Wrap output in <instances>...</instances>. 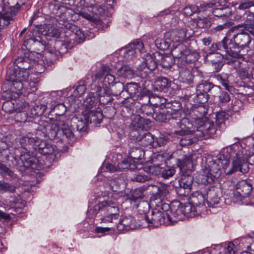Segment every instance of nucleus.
I'll return each mask as SVG.
<instances>
[{
    "instance_id": "58",
    "label": "nucleus",
    "mask_w": 254,
    "mask_h": 254,
    "mask_svg": "<svg viewBox=\"0 0 254 254\" xmlns=\"http://www.w3.org/2000/svg\"><path fill=\"white\" fill-rule=\"evenodd\" d=\"M106 203L104 201L99 203L98 204L94 205L93 208H91L89 210V212L91 213L94 216L96 215L99 212H100L102 213V214L103 215V208L104 206H105L104 205Z\"/></svg>"
},
{
    "instance_id": "6",
    "label": "nucleus",
    "mask_w": 254,
    "mask_h": 254,
    "mask_svg": "<svg viewBox=\"0 0 254 254\" xmlns=\"http://www.w3.org/2000/svg\"><path fill=\"white\" fill-rule=\"evenodd\" d=\"M165 203H164L165 204ZM164 204L159 209H154L151 213V217L145 216V221L151 226L158 227L161 225H167L169 223H173L177 220L172 219V221L167 219V213H170V208L163 207Z\"/></svg>"
},
{
    "instance_id": "49",
    "label": "nucleus",
    "mask_w": 254,
    "mask_h": 254,
    "mask_svg": "<svg viewBox=\"0 0 254 254\" xmlns=\"http://www.w3.org/2000/svg\"><path fill=\"white\" fill-rule=\"evenodd\" d=\"M213 85L214 84H213L212 83L205 81L200 83L197 86V92L200 91L206 94H208Z\"/></svg>"
},
{
    "instance_id": "59",
    "label": "nucleus",
    "mask_w": 254,
    "mask_h": 254,
    "mask_svg": "<svg viewBox=\"0 0 254 254\" xmlns=\"http://www.w3.org/2000/svg\"><path fill=\"white\" fill-rule=\"evenodd\" d=\"M16 100V103L15 104V112H20L27 111L29 107L28 104L27 102L20 101L19 99H14Z\"/></svg>"
},
{
    "instance_id": "29",
    "label": "nucleus",
    "mask_w": 254,
    "mask_h": 254,
    "mask_svg": "<svg viewBox=\"0 0 254 254\" xmlns=\"http://www.w3.org/2000/svg\"><path fill=\"white\" fill-rule=\"evenodd\" d=\"M155 54V53L153 54V56L146 55L144 60V64L143 65H147V69L148 70L152 71L154 70L158 64V62L156 60V59H158V58H155L154 56Z\"/></svg>"
},
{
    "instance_id": "25",
    "label": "nucleus",
    "mask_w": 254,
    "mask_h": 254,
    "mask_svg": "<svg viewBox=\"0 0 254 254\" xmlns=\"http://www.w3.org/2000/svg\"><path fill=\"white\" fill-rule=\"evenodd\" d=\"M55 147L53 144L44 140H41L37 151L43 155H50L55 152Z\"/></svg>"
},
{
    "instance_id": "34",
    "label": "nucleus",
    "mask_w": 254,
    "mask_h": 254,
    "mask_svg": "<svg viewBox=\"0 0 254 254\" xmlns=\"http://www.w3.org/2000/svg\"><path fill=\"white\" fill-rule=\"evenodd\" d=\"M122 53L123 54L124 59L127 61H129L132 60L134 57L136 56V51H134V49L132 48L131 46H127L126 48L123 49L121 50Z\"/></svg>"
},
{
    "instance_id": "5",
    "label": "nucleus",
    "mask_w": 254,
    "mask_h": 254,
    "mask_svg": "<svg viewBox=\"0 0 254 254\" xmlns=\"http://www.w3.org/2000/svg\"><path fill=\"white\" fill-rule=\"evenodd\" d=\"M30 136L31 133H28L19 138L20 144L23 149L21 151L20 159L25 168L35 169L36 168L38 160L34 155L31 154V151H28Z\"/></svg>"
},
{
    "instance_id": "40",
    "label": "nucleus",
    "mask_w": 254,
    "mask_h": 254,
    "mask_svg": "<svg viewBox=\"0 0 254 254\" xmlns=\"http://www.w3.org/2000/svg\"><path fill=\"white\" fill-rule=\"evenodd\" d=\"M129 167L128 164L125 161H123L122 163L119 164L118 167H116L112 164H107L105 166L106 171L110 173H114L121 169H126Z\"/></svg>"
},
{
    "instance_id": "44",
    "label": "nucleus",
    "mask_w": 254,
    "mask_h": 254,
    "mask_svg": "<svg viewBox=\"0 0 254 254\" xmlns=\"http://www.w3.org/2000/svg\"><path fill=\"white\" fill-rule=\"evenodd\" d=\"M16 103V100H11L4 102L2 106V110L6 113L12 114L15 112V104Z\"/></svg>"
},
{
    "instance_id": "61",
    "label": "nucleus",
    "mask_w": 254,
    "mask_h": 254,
    "mask_svg": "<svg viewBox=\"0 0 254 254\" xmlns=\"http://www.w3.org/2000/svg\"><path fill=\"white\" fill-rule=\"evenodd\" d=\"M129 46H131L132 48L134 49L135 51L137 52L142 53L144 50V46L143 43L139 40H136L133 41Z\"/></svg>"
},
{
    "instance_id": "57",
    "label": "nucleus",
    "mask_w": 254,
    "mask_h": 254,
    "mask_svg": "<svg viewBox=\"0 0 254 254\" xmlns=\"http://www.w3.org/2000/svg\"><path fill=\"white\" fill-rule=\"evenodd\" d=\"M70 36L73 38H70L64 41V45H65V46L69 47L70 44L72 43V41L74 40V37L76 36L79 40H83L84 38V34L79 29L76 30L75 33H72Z\"/></svg>"
},
{
    "instance_id": "41",
    "label": "nucleus",
    "mask_w": 254,
    "mask_h": 254,
    "mask_svg": "<svg viewBox=\"0 0 254 254\" xmlns=\"http://www.w3.org/2000/svg\"><path fill=\"white\" fill-rule=\"evenodd\" d=\"M230 76V74L223 73L217 76V79L220 83L228 91H230L232 88V86L229 85V78Z\"/></svg>"
},
{
    "instance_id": "62",
    "label": "nucleus",
    "mask_w": 254,
    "mask_h": 254,
    "mask_svg": "<svg viewBox=\"0 0 254 254\" xmlns=\"http://www.w3.org/2000/svg\"><path fill=\"white\" fill-rule=\"evenodd\" d=\"M86 90V87L84 81H80L78 85L76 86V88L74 91V94L75 96H80L83 94Z\"/></svg>"
},
{
    "instance_id": "19",
    "label": "nucleus",
    "mask_w": 254,
    "mask_h": 254,
    "mask_svg": "<svg viewBox=\"0 0 254 254\" xmlns=\"http://www.w3.org/2000/svg\"><path fill=\"white\" fill-rule=\"evenodd\" d=\"M135 220L132 216H128L124 217L117 225V229L119 231H128L136 228Z\"/></svg>"
},
{
    "instance_id": "48",
    "label": "nucleus",
    "mask_w": 254,
    "mask_h": 254,
    "mask_svg": "<svg viewBox=\"0 0 254 254\" xmlns=\"http://www.w3.org/2000/svg\"><path fill=\"white\" fill-rule=\"evenodd\" d=\"M29 115L28 112H26V111L17 112L14 115V120L17 122L25 123L29 121Z\"/></svg>"
},
{
    "instance_id": "7",
    "label": "nucleus",
    "mask_w": 254,
    "mask_h": 254,
    "mask_svg": "<svg viewBox=\"0 0 254 254\" xmlns=\"http://www.w3.org/2000/svg\"><path fill=\"white\" fill-rule=\"evenodd\" d=\"M191 35V30L186 26L177 27L171 30L165 34L164 38L172 43H183L189 39Z\"/></svg>"
},
{
    "instance_id": "18",
    "label": "nucleus",
    "mask_w": 254,
    "mask_h": 254,
    "mask_svg": "<svg viewBox=\"0 0 254 254\" xmlns=\"http://www.w3.org/2000/svg\"><path fill=\"white\" fill-rule=\"evenodd\" d=\"M14 89L17 94L22 89H24L28 93H32L36 91V83L34 81H29L27 79L24 82H16L14 83Z\"/></svg>"
},
{
    "instance_id": "21",
    "label": "nucleus",
    "mask_w": 254,
    "mask_h": 254,
    "mask_svg": "<svg viewBox=\"0 0 254 254\" xmlns=\"http://www.w3.org/2000/svg\"><path fill=\"white\" fill-rule=\"evenodd\" d=\"M171 54L173 58L178 59L181 61L185 53L187 52V47L183 43H172Z\"/></svg>"
},
{
    "instance_id": "36",
    "label": "nucleus",
    "mask_w": 254,
    "mask_h": 254,
    "mask_svg": "<svg viewBox=\"0 0 254 254\" xmlns=\"http://www.w3.org/2000/svg\"><path fill=\"white\" fill-rule=\"evenodd\" d=\"M129 156L134 160H139L144 156V152L141 148L133 147L129 151Z\"/></svg>"
},
{
    "instance_id": "17",
    "label": "nucleus",
    "mask_w": 254,
    "mask_h": 254,
    "mask_svg": "<svg viewBox=\"0 0 254 254\" xmlns=\"http://www.w3.org/2000/svg\"><path fill=\"white\" fill-rule=\"evenodd\" d=\"M233 39L234 42L241 48L247 47L251 41L250 35L243 31L234 35Z\"/></svg>"
},
{
    "instance_id": "8",
    "label": "nucleus",
    "mask_w": 254,
    "mask_h": 254,
    "mask_svg": "<svg viewBox=\"0 0 254 254\" xmlns=\"http://www.w3.org/2000/svg\"><path fill=\"white\" fill-rule=\"evenodd\" d=\"M252 184L250 180H242L236 185L233 192V197L236 201H242L248 197L253 189Z\"/></svg>"
},
{
    "instance_id": "2",
    "label": "nucleus",
    "mask_w": 254,
    "mask_h": 254,
    "mask_svg": "<svg viewBox=\"0 0 254 254\" xmlns=\"http://www.w3.org/2000/svg\"><path fill=\"white\" fill-rule=\"evenodd\" d=\"M182 109V105L179 101H174L171 103H167L164 108L158 111L155 110V114L153 118L159 122H164L167 120H177L180 117V111Z\"/></svg>"
},
{
    "instance_id": "32",
    "label": "nucleus",
    "mask_w": 254,
    "mask_h": 254,
    "mask_svg": "<svg viewBox=\"0 0 254 254\" xmlns=\"http://www.w3.org/2000/svg\"><path fill=\"white\" fill-rule=\"evenodd\" d=\"M220 197L214 191H210L207 194V203L210 207H217L219 204Z\"/></svg>"
},
{
    "instance_id": "51",
    "label": "nucleus",
    "mask_w": 254,
    "mask_h": 254,
    "mask_svg": "<svg viewBox=\"0 0 254 254\" xmlns=\"http://www.w3.org/2000/svg\"><path fill=\"white\" fill-rule=\"evenodd\" d=\"M196 24L199 28H207L211 26V22L208 17H199L197 19Z\"/></svg>"
},
{
    "instance_id": "53",
    "label": "nucleus",
    "mask_w": 254,
    "mask_h": 254,
    "mask_svg": "<svg viewBox=\"0 0 254 254\" xmlns=\"http://www.w3.org/2000/svg\"><path fill=\"white\" fill-rule=\"evenodd\" d=\"M149 179L150 177L142 172L134 174L131 178V181L139 183H144Z\"/></svg>"
},
{
    "instance_id": "47",
    "label": "nucleus",
    "mask_w": 254,
    "mask_h": 254,
    "mask_svg": "<svg viewBox=\"0 0 254 254\" xmlns=\"http://www.w3.org/2000/svg\"><path fill=\"white\" fill-rule=\"evenodd\" d=\"M171 43L168 40H166L165 38V40L157 38L155 41L156 47L162 50L167 49L170 47Z\"/></svg>"
},
{
    "instance_id": "42",
    "label": "nucleus",
    "mask_w": 254,
    "mask_h": 254,
    "mask_svg": "<svg viewBox=\"0 0 254 254\" xmlns=\"http://www.w3.org/2000/svg\"><path fill=\"white\" fill-rule=\"evenodd\" d=\"M242 20L244 21L243 24L244 28H246V26L251 25L254 23V13L250 11H246L242 16Z\"/></svg>"
},
{
    "instance_id": "52",
    "label": "nucleus",
    "mask_w": 254,
    "mask_h": 254,
    "mask_svg": "<svg viewBox=\"0 0 254 254\" xmlns=\"http://www.w3.org/2000/svg\"><path fill=\"white\" fill-rule=\"evenodd\" d=\"M221 247L223 249L224 254H235L236 247L232 242L224 243L222 244Z\"/></svg>"
},
{
    "instance_id": "43",
    "label": "nucleus",
    "mask_w": 254,
    "mask_h": 254,
    "mask_svg": "<svg viewBox=\"0 0 254 254\" xmlns=\"http://www.w3.org/2000/svg\"><path fill=\"white\" fill-rule=\"evenodd\" d=\"M156 88L157 90L161 91L170 86V82L166 77H159L155 82Z\"/></svg>"
},
{
    "instance_id": "20",
    "label": "nucleus",
    "mask_w": 254,
    "mask_h": 254,
    "mask_svg": "<svg viewBox=\"0 0 254 254\" xmlns=\"http://www.w3.org/2000/svg\"><path fill=\"white\" fill-rule=\"evenodd\" d=\"M87 111L88 113L85 117V119L87 123L100 124L101 123L103 118L102 112L101 109H98L97 110L90 109Z\"/></svg>"
},
{
    "instance_id": "22",
    "label": "nucleus",
    "mask_w": 254,
    "mask_h": 254,
    "mask_svg": "<svg viewBox=\"0 0 254 254\" xmlns=\"http://www.w3.org/2000/svg\"><path fill=\"white\" fill-rule=\"evenodd\" d=\"M131 122L129 126L132 131L137 130L143 127V125L148 124V122L150 121L148 120H145L139 115H133L131 117Z\"/></svg>"
},
{
    "instance_id": "10",
    "label": "nucleus",
    "mask_w": 254,
    "mask_h": 254,
    "mask_svg": "<svg viewBox=\"0 0 254 254\" xmlns=\"http://www.w3.org/2000/svg\"><path fill=\"white\" fill-rule=\"evenodd\" d=\"M222 47L226 53L227 57L233 59H240L243 57L241 53V47L234 42L232 39L225 37L222 40Z\"/></svg>"
},
{
    "instance_id": "37",
    "label": "nucleus",
    "mask_w": 254,
    "mask_h": 254,
    "mask_svg": "<svg viewBox=\"0 0 254 254\" xmlns=\"http://www.w3.org/2000/svg\"><path fill=\"white\" fill-rule=\"evenodd\" d=\"M97 101L93 93H90L84 101V106L87 110L92 109L96 106Z\"/></svg>"
},
{
    "instance_id": "14",
    "label": "nucleus",
    "mask_w": 254,
    "mask_h": 254,
    "mask_svg": "<svg viewBox=\"0 0 254 254\" xmlns=\"http://www.w3.org/2000/svg\"><path fill=\"white\" fill-rule=\"evenodd\" d=\"M115 71L111 68L108 65H104L102 66L100 71H98L97 76L99 77L104 76V83L107 84H112L115 81V77L114 75Z\"/></svg>"
},
{
    "instance_id": "64",
    "label": "nucleus",
    "mask_w": 254,
    "mask_h": 254,
    "mask_svg": "<svg viewBox=\"0 0 254 254\" xmlns=\"http://www.w3.org/2000/svg\"><path fill=\"white\" fill-rule=\"evenodd\" d=\"M168 193V191L166 187L162 186L160 188H158V192L156 195V196L158 197V199H156V200H158V202L161 203L162 200L164 198Z\"/></svg>"
},
{
    "instance_id": "38",
    "label": "nucleus",
    "mask_w": 254,
    "mask_h": 254,
    "mask_svg": "<svg viewBox=\"0 0 254 254\" xmlns=\"http://www.w3.org/2000/svg\"><path fill=\"white\" fill-rule=\"evenodd\" d=\"M112 91L115 96H122V98L125 97L124 91H125V85L122 82H118L112 85Z\"/></svg>"
},
{
    "instance_id": "46",
    "label": "nucleus",
    "mask_w": 254,
    "mask_h": 254,
    "mask_svg": "<svg viewBox=\"0 0 254 254\" xmlns=\"http://www.w3.org/2000/svg\"><path fill=\"white\" fill-rule=\"evenodd\" d=\"M208 99V94L196 90V94L193 97L194 102L196 103L203 104L205 103Z\"/></svg>"
},
{
    "instance_id": "45",
    "label": "nucleus",
    "mask_w": 254,
    "mask_h": 254,
    "mask_svg": "<svg viewBox=\"0 0 254 254\" xmlns=\"http://www.w3.org/2000/svg\"><path fill=\"white\" fill-rule=\"evenodd\" d=\"M47 135L51 139H53L57 137L58 133L61 134V129L56 124H52L49 126L47 128Z\"/></svg>"
},
{
    "instance_id": "54",
    "label": "nucleus",
    "mask_w": 254,
    "mask_h": 254,
    "mask_svg": "<svg viewBox=\"0 0 254 254\" xmlns=\"http://www.w3.org/2000/svg\"><path fill=\"white\" fill-rule=\"evenodd\" d=\"M199 8L197 5H192L186 6L183 10V13L187 16H191L194 13L199 12Z\"/></svg>"
},
{
    "instance_id": "27",
    "label": "nucleus",
    "mask_w": 254,
    "mask_h": 254,
    "mask_svg": "<svg viewBox=\"0 0 254 254\" xmlns=\"http://www.w3.org/2000/svg\"><path fill=\"white\" fill-rule=\"evenodd\" d=\"M116 74L121 78H131L133 76L134 69L127 65H124L117 70Z\"/></svg>"
},
{
    "instance_id": "12",
    "label": "nucleus",
    "mask_w": 254,
    "mask_h": 254,
    "mask_svg": "<svg viewBox=\"0 0 254 254\" xmlns=\"http://www.w3.org/2000/svg\"><path fill=\"white\" fill-rule=\"evenodd\" d=\"M174 121H175L177 126L181 129V130L179 131H175L174 133L177 135H182L183 133L188 131H196L195 128L196 127H195V125L196 124L194 123L195 125H193L187 118H182L180 115V117Z\"/></svg>"
},
{
    "instance_id": "9",
    "label": "nucleus",
    "mask_w": 254,
    "mask_h": 254,
    "mask_svg": "<svg viewBox=\"0 0 254 254\" xmlns=\"http://www.w3.org/2000/svg\"><path fill=\"white\" fill-rule=\"evenodd\" d=\"M195 124L199 125L196 127V131L200 132V134H197V135L203 136L205 137H213L216 134L217 131L213 122L209 120H201L199 119L195 121Z\"/></svg>"
},
{
    "instance_id": "30",
    "label": "nucleus",
    "mask_w": 254,
    "mask_h": 254,
    "mask_svg": "<svg viewBox=\"0 0 254 254\" xmlns=\"http://www.w3.org/2000/svg\"><path fill=\"white\" fill-rule=\"evenodd\" d=\"M47 108V106L44 104L34 106L28 111L29 118H33L42 115L46 110Z\"/></svg>"
},
{
    "instance_id": "11",
    "label": "nucleus",
    "mask_w": 254,
    "mask_h": 254,
    "mask_svg": "<svg viewBox=\"0 0 254 254\" xmlns=\"http://www.w3.org/2000/svg\"><path fill=\"white\" fill-rule=\"evenodd\" d=\"M131 138L142 146H148L154 143V138L150 132L141 130L131 131L130 133Z\"/></svg>"
},
{
    "instance_id": "26",
    "label": "nucleus",
    "mask_w": 254,
    "mask_h": 254,
    "mask_svg": "<svg viewBox=\"0 0 254 254\" xmlns=\"http://www.w3.org/2000/svg\"><path fill=\"white\" fill-rule=\"evenodd\" d=\"M204 198L203 194L199 192L192 193L190 197V203L200 210L201 207H204Z\"/></svg>"
},
{
    "instance_id": "56",
    "label": "nucleus",
    "mask_w": 254,
    "mask_h": 254,
    "mask_svg": "<svg viewBox=\"0 0 254 254\" xmlns=\"http://www.w3.org/2000/svg\"><path fill=\"white\" fill-rule=\"evenodd\" d=\"M218 99L219 104H225L230 101L231 97L228 92L221 90L218 96Z\"/></svg>"
},
{
    "instance_id": "63",
    "label": "nucleus",
    "mask_w": 254,
    "mask_h": 254,
    "mask_svg": "<svg viewBox=\"0 0 254 254\" xmlns=\"http://www.w3.org/2000/svg\"><path fill=\"white\" fill-rule=\"evenodd\" d=\"M176 172V170L173 167H167L165 169L162 168L161 176L164 179H168L172 177Z\"/></svg>"
},
{
    "instance_id": "4",
    "label": "nucleus",
    "mask_w": 254,
    "mask_h": 254,
    "mask_svg": "<svg viewBox=\"0 0 254 254\" xmlns=\"http://www.w3.org/2000/svg\"><path fill=\"white\" fill-rule=\"evenodd\" d=\"M17 68H9L6 71V80L7 84L10 86V90L15 92L14 83L16 82H24L29 77V72L27 70L29 69L30 66H22L17 65Z\"/></svg>"
},
{
    "instance_id": "1",
    "label": "nucleus",
    "mask_w": 254,
    "mask_h": 254,
    "mask_svg": "<svg viewBox=\"0 0 254 254\" xmlns=\"http://www.w3.org/2000/svg\"><path fill=\"white\" fill-rule=\"evenodd\" d=\"M246 150L240 143H235L224 149L215 160H209L196 177L198 181L206 185L213 182L221 174L222 169L226 175H231L237 172L246 173L249 170L247 161L244 159Z\"/></svg>"
},
{
    "instance_id": "13",
    "label": "nucleus",
    "mask_w": 254,
    "mask_h": 254,
    "mask_svg": "<svg viewBox=\"0 0 254 254\" xmlns=\"http://www.w3.org/2000/svg\"><path fill=\"white\" fill-rule=\"evenodd\" d=\"M17 9L14 6L4 7L3 12H0V30L4 26L8 25L9 21L12 19V17L16 15ZM1 39V35L0 34V40Z\"/></svg>"
},
{
    "instance_id": "60",
    "label": "nucleus",
    "mask_w": 254,
    "mask_h": 254,
    "mask_svg": "<svg viewBox=\"0 0 254 254\" xmlns=\"http://www.w3.org/2000/svg\"><path fill=\"white\" fill-rule=\"evenodd\" d=\"M196 59L194 57V54L190 53V51L187 49V52L185 53V55L182 59L181 63L185 64L194 62Z\"/></svg>"
},
{
    "instance_id": "24",
    "label": "nucleus",
    "mask_w": 254,
    "mask_h": 254,
    "mask_svg": "<svg viewBox=\"0 0 254 254\" xmlns=\"http://www.w3.org/2000/svg\"><path fill=\"white\" fill-rule=\"evenodd\" d=\"M155 58L158 62V64L161 65L163 68H169L174 64L175 61L173 58L168 56H163L159 53H155Z\"/></svg>"
},
{
    "instance_id": "31",
    "label": "nucleus",
    "mask_w": 254,
    "mask_h": 254,
    "mask_svg": "<svg viewBox=\"0 0 254 254\" xmlns=\"http://www.w3.org/2000/svg\"><path fill=\"white\" fill-rule=\"evenodd\" d=\"M41 140V139L36 136V135L31 134V136H30L29 140V145H28V151H31V155L35 156V152L37 151Z\"/></svg>"
},
{
    "instance_id": "35",
    "label": "nucleus",
    "mask_w": 254,
    "mask_h": 254,
    "mask_svg": "<svg viewBox=\"0 0 254 254\" xmlns=\"http://www.w3.org/2000/svg\"><path fill=\"white\" fill-rule=\"evenodd\" d=\"M179 78L183 83H189L191 82L193 76L190 69H182L179 71Z\"/></svg>"
},
{
    "instance_id": "33",
    "label": "nucleus",
    "mask_w": 254,
    "mask_h": 254,
    "mask_svg": "<svg viewBox=\"0 0 254 254\" xmlns=\"http://www.w3.org/2000/svg\"><path fill=\"white\" fill-rule=\"evenodd\" d=\"M243 149L246 150V155H244V159H246L247 161V166L249 167V165H254V144L252 148H250L249 147L243 146Z\"/></svg>"
},
{
    "instance_id": "16",
    "label": "nucleus",
    "mask_w": 254,
    "mask_h": 254,
    "mask_svg": "<svg viewBox=\"0 0 254 254\" xmlns=\"http://www.w3.org/2000/svg\"><path fill=\"white\" fill-rule=\"evenodd\" d=\"M193 178L190 175L183 176L179 181L180 189H178V192H180L181 195H185L186 193H188L191 188Z\"/></svg>"
},
{
    "instance_id": "3",
    "label": "nucleus",
    "mask_w": 254,
    "mask_h": 254,
    "mask_svg": "<svg viewBox=\"0 0 254 254\" xmlns=\"http://www.w3.org/2000/svg\"><path fill=\"white\" fill-rule=\"evenodd\" d=\"M163 207L170 208V213H167L166 215L168 216L167 219L171 221H172V219L177 220L182 214L187 217H194L198 214L200 210L190 202L185 203L184 205L179 202L171 205L165 204Z\"/></svg>"
},
{
    "instance_id": "23",
    "label": "nucleus",
    "mask_w": 254,
    "mask_h": 254,
    "mask_svg": "<svg viewBox=\"0 0 254 254\" xmlns=\"http://www.w3.org/2000/svg\"><path fill=\"white\" fill-rule=\"evenodd\" d=\"M106 203L104 206L103 215H108L115 219L117 218L119 213V208L116 203L112 201H104Z\"/></svg>"
},
{
    "instance_id": "28",
    "label": "nucleus",
    "mask_w": 254,
    "mask_h": 254,
    "mask_svg": "<svg viewBox=\"0 0 254 254\" xmlns=\"http://www.w3.org/2000/svg\"><path fill=\"white\" fill-rule=\"evenodd\" d=\"M139 88L138 84L135 82L127 83L125 85V91L127 95L123 97V98L125 99L134 96L138 92Z\"/></svg>"
},
{
    "instance_id": "55",
    "label": "nucleus",
    "mask_w": 254,
    "mask_h": 254,
    "mask_svg": "<svg viewBox=\"0 0 254 254\" xmlns=\"http://www.w3.org/2000/svg\"><path fill=\"white\" fill-rule=\"evenodd\" d=\"M180 135L182 136L180 139V144L181 146L189 145L193 143V140L191 135L185 134V132Z\"/></svg>"
},
{
    "instance_id": "39",
    "label": "nucleus",
    "mask_w": 254,
    "mask_h": 254,
    "mask_svg": "<svg viewBox=\"0 0 254 254\" xmlns=\"http://www.w3.org/2000/svg\"><path fill=\"white\" fill-rule=\"evenodd\" d=\"M137 210L140 214L143 215L145 219V216H148L146 214L149 210L150 206L148 202L146 201L141 200L137 205Z\"/></svg>"
},
{
    "instance_id": "15",
    "label": "nucleus",
    "mask_w": 254,
    "mask_h": 254,
    "mask_svg": "<svg viewBox=\"0 0 254 254\" xmlns=\"http://www.w3.org/2000/svg\"><path fill=\"white\" fill-rule=\"evenodd\" d=\"M205 60L208 62H210L212 64L216 66L215 67L216 71H218L221 68L223 64L222 61L225 58L219 53L218 52H207L205 56H204Z\"/></svg>"
},
{
    "instance_id": "50",
    "label": "nucleus",
    "mask_w": 254,
    "mask_h": 254,
    "mask_svg": "<svg viewBox=\"0 0 254 254\" xmlns=\"http://www.w3.org/2000/svg\"><path fill=\"white\" fill-rule=\"evenodd\" d=\"M121 180L119 179H115L111 180L106 184V188H109L113 191H118L121 186Z\"/></svg>"
}]
</instances>
